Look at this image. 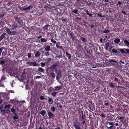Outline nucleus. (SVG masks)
Wrapping results in <instances>:
<instances>
[{
  "mask_svg": "<svg viewBox=\"0 0 129 129\" xmlns=\"http://www.w3.org/2000/svg\"><path fill=\"white\" fill-rule=\"evenodd\" d=\"M114 124L112 122H106L107 127L109 129H111L113 127Z\"/></svg>",
  "mask_w": 129,
  "mask_h": 129,
  "instance_id": "1",
  "label": "nucleus"
},
{
  "mask_svg": "<svg viewBox=\"0 0 129 129\" xmlns=\"http://www.w3.org/2000/svg\"><path fill=\"white\" fill-rule=\"evenodd\" d=\"M73 125L75 127L76 129H81L80 127V123L78 122H76L73 124Z\"/></svg>",
  "mask_w": 129,
  "mask_h": 129,
  "instance_id": "2",
  "label": "nucleus"
},
{
  "mask_svg": "<svg viewBox=\"0 0 129 129\" xmlns=\"http://www.w3.org/2000/svg\"><path fill=\"white\" fill-rule=\"evenodd\" d=\"M26 63L28 64L30 66H38V63H37L35 62L28 61Z\"/></svg>",
  "mask_w": 129,
  "mask_h": 129,
  "instance_id": "3",
  "label": "nucleus"
},
{
  "mask_svg": "<svg viewBox=\"0 0 129 129\" xmlns=\"http://www.w3.org/2000/svg\"><path fill=\"white\" fill-rule=\"evenodd\" d=\"M61 74L60 72H58L56 76V80L58 82H59V79L61 77Z\"/></svg>",
  "mask_w": 129,
  "mask_h": 129,
  "instance_id": "4",
  "label": "nucleus"
},
{
  "mask_svg": "<svg viewBox=\"0 0 129 129\" xmlns=\"http://www.w3.org/2000/svg\"><path fill=\"white\" fill-rule=\"evenodd\" d=\"M48 115L50 118H51L54 116V114L50 112H48Z\"/></svg>",
  "mask_w": 129,
  "mask_h": 129,
  "instance_id": "5",
  "label": "nucleus"
},
{
  "mask_svg": "<svg viewBox=\"0 0 129 129\" xmlns=\"http://www.w3.org/2000/svg\"><path fill=\"white\" fill-rule=\"evenodd\" d=\"M15 20L17 21L19 24L21 25L22 22L21 20L18 18L16 17L15 18Z\"/></svg>",
  "mask_w": 129,
  "mask_h": 129,
  "instance_id": "6",
  "label": "nucleus"
},
{
  "mask_svg": "<svg viewBox=\"0 0 129 129\" xmlns=\"http://www.w3.org/2000/svg\"><path fill=\"white\" fill-rule=\"evenodd\" d=\"M18 26V25L16 24H13L12 26L11 29L12 30H14Z\"/></svg>",
  "mask_w": 129,
  "mask_h": 129,
  "instance_id": "7",
  "label": "nucleus"
},
{
  "mask_svg": "<svg viewBox=\"0 0 129 129\" xmlns=\"http://www.w3.org/2000/svg\"><path fill=\"white\" fill-rule=\"evenodd\" d=\"M124 42L127 46L129 47V40L125 39L124 40Z\"/></svg>",
  "mask_w": 129,
  "mask_h": 129,
  "instance_id": "8",
  "label": "nucleus"
},
{
  "mask_svg": "<svg viewBox=\"0 0 129 129\" xmlns=\"http://www.w3.org/2000/svg\"><path fill=\"white\" fill-rule=\"evenodd\" d=\"M50 25L49 24H47L45 25L43 27V28L44 29V30L47 31L48 30V27H49Z\"/></svg>",
  "mask_w": 129,
  "mask_h": 129,
  "instance_id": "9",
  "label": "nucleus"
},
{
  "mask_svg": "<svg viewBox=\"0 0 129 129\" xmlns=\"http://www.w3.org/2000/svg\"><path fill=\"white\" fill-rule=\"evenodd\" d=\"M50 46L49 45H47L46 46L45 50L46 51H49L50 50Z\"/></svg>",
  "mask_w": 129,
  "mask_h": 129,
  "instance_id": "10",
  "label": "nucleus"
},
{
  "mask_svg": "<svg viewBox=\"0 0 129 129\" xmlns=\"http://www.w3.org/2000/svg\"><path fill=\"white\" fill-rule=\"evenodd\" d=\"M56 46V47L58 49H61L63 50L62 47L61 46H59L58 45V43H57Z\"/></svg>",
  "mask_w": 129,
  "mask_h": 129,
  "instance_id": "11",
  "label": "nucleus"
},
{
  "mask_svg": "<svg viewBox=\"0 0 129 129\" xmlns=\"http://www.w3.org/2000/svg\"><path fill=\"white\" fill-rule=\"evenodd\" d=\"M49 98L48 99V102L50 103V104H52L53 102V101L52 98H50L49 97H48Z\"/></svg>",
  "mask_w": 129,
  "mask_h": 129,
  "instance_id": "12",
  "label": "nucleus"
},
{
  "mask_svg": "<svg viewBox=\"0 0 129 129\" xmlns=\"http://www.w3.org/2000/svg\"><path fill=\"white\" fill-rule=\"evenodd\" d=\"M41 55L39 51H37L35 54V56L36 57H39Z\"/></svg>",
  "mask_w": 129,
  "mask_h": 129,
  "instance_id": "13",
  "label": "nucleus"
},
{
  "mask_svg": "<svg viewBox=\"0 0 129 129\" xmlns=\"http://www.w3.org/2000/svg\"><path fill=\"white\" fill-rule=\"evenodd\" d=\"M61 88V87L60 86H56L55 87H54L55 90V91H57L58 90H59Z\"/></svg>",
  "mask_w": 129,
  "mask_h": 129,
  "instance_id": "14",
  "label": "nucleus"
},
{
  "mask_svg": "<svg viewBox=\"0 0 129 129\" xmlns=\"http://www.w3.org/2000/svg\"><path fill=\"white\" fill-rule=\"evenodd\" d=\"M120 40L118 38L116 39L115 40H114V42L115 43L117 44L119 43L120 42Z\"/></svg>",
  "mask_w": 129,
  "mask_h": 129,
  "instance_id": "15",
  "label": "nucleus"
},
{
  "mask_svg": "<svg viewBox=\"0 0 129 129\" xmlns=\"http://www.w3.org/2000/svg\"><path fill=\"white\" fill-rule=\"evenodd\" d=\"M6 35L5 33H4L2 34L0 37V41L2 40L3 38Z\"/></svg>",
  "mask_w": 129,
  "mask_h": 129,
  "instance_id": "16",
  "label": "nucleus"
},
{
  "mask_svg": "<svg viewBox=\"0 0 129 129\" xmlns=\"http://www.w3.org/2000/svg\"><path fill=\"white\" fill-rule=\"evenodd\" d=\"M66 55L68 58L69 59H70L71 57V54L68 53L67 52H66Z\"/></svg>",
  "mask_w": 129,
  "mask_h": 129,
  "instance_id": "17",
  "label": "nucleus"
},
{
  "mask_svg": "<svg viewBox=\"0 0 129 129\" xmlns=\"http://www.w3.org/2000/svg\"><path fill=\"white\" fill-rule=\"evenodd\" d=\"M38 71L40 72H44V70L42 68L39 67L38 68Z\"/></svg>",
  "mask_w": 129,
  "mask_h": 129,
  "instance_id": "18",
  "label": "nucleus"
},
{
  "mask_svg": "<svg viewBox=\"0 0 129 129\" xmlns=\"http://www.w3.org/2000/svg\"><path fill=\"white\" fill-rule=\"evenodd\" d=\"M31 7V6H29L27 7L23 8V9L24 10H28L30 9Z\"/></svg>",
  "mask_w": 129,
  "mask_h": 129,
  "instance_id": "19",
  "label": "nucleus"
},
{
  "mask_svg": "<svg viewBox=\"0 0 129 129\" xmlns=\"http://www.w3.org/2000/svg\"><path fill=\"white\" fill-rule=\"evenodd\" d=\"M46 113V112L45 111V110H43L41 112L40 114L43 116H44L45 114Z\"/></svg>",
  "mask_w": 129,
  "mask_h": 129,
  "instance_id": "20",
  "label": "nucleus"
},
{
  "mask_svg": "<svg viewBox=\"0 0 129 129\" xmlns=\"http://www.w3.org/2000/svg\"><path fill=\"white\" fill-rule=\"evenodd\" d=\"M7 32L9 35H11V32L9 28H7L6 29Z\"/></svg>",
  "mask_w": 129,
  "mask_h": 129,
  "instance_id": "21",
  "label": "nucleus"
},
{
  "mask_svg": "<svg viewBox=\"0 0 129 129\" xmlns=\"http://www.w3.org/2000/svg\"><path fill=\"white\" fill-rule=\"evenodd\" d=\"M109 45V43H107L106 44L105 47V49L106 50H108V47Z\"/></svg>",
  "mask_w": 129,
  "mask_h": 129,
  "instance_id": "22",
  "label": "nucleus"
},
{
  "mask_svg": "<svg viewBox=\"0 0 129 129\" xmlns=\"http://www.w3.org/2000/svg\"><path fill=\"white\" fill-rule=\"evenodd\" d=\"M50 74L52 76L53 79H54V78H55V74L54 73H51Z\"/></svg>",
  "mask_w": 129,
  "mask_h": 129,
  "instance_id": "23",
  "label": "nucleus"
},
{
  "mask_svg": "<svg viewBox=\"0 0 129 129\" xmlns=\"http://www.w3.org/2000/svg\"><path fill=\"white\" fill-rule=\"evenodd\" d=\"M78 11V10H72V12L76 14H77V12Z\"/></svg>",
  "mask_w": 129,
  "mask_h": 129,
  "instance_id": "24",
  "label": "nucleus"
},
{
  "mask_svg": "<svg viewBox=\"0 0 129 129\" xmlns=\"http://www.w3.org/2000/svg\"><path fill=\"white\" fill-rule=\"evenodd\" d=\"M120 51L122 53H125V49H120Z\"/></svg>",
  "mask_w": 129,
  "mask_h": 129,
  "instance_id": "25",
  "label": "nucleus"
},
{
  "mask_svg": "<svg viewBox=\"0 0 129 129\" xmlns=\"http://www.w3.org/2000/svg\"><path fill=\"white\" fill-rule=\"evenodd\" d=\"M57 94V93L55 91L51 93V95L53 96H55Z\"/></svg>",
  "mask_w": 129,
  "mask_h": 129,
  "instance_id": "26",
  "label": "nucleus"
},
{
  "mask_svg": "<svg viewBox=\"0 0 129 129\" xmlns=\"http://www.w3.org/2000/svg\"><path fill=\"white\" fill-rule=\"evenodd\" d=\"M41 66L42 67H44L45 66L46 64L45 62H42L41 63Z\"/></svg>",
  "mask_w": 129,
  "mask_h": 129,
  "instance_id": "27",
  "label": "nucleus"
},
{
  "mask_svg": "<svg viewBox=\"0 0 129 129\" xmlns=\"http://www.w3.org/2000/svg\"><path fill=\"white\" fill-rule=\"evenodd\" d=\"M41 42H46L47 41V40L46 39L43 38H42L41 39Z\"/></svg>",
  "mask_w": 129,
  "mask_h": 129,
  "instance_id": "28",
  "label": "nucleus"
},
{
  "mask_svg": "<svg viewBox=\"0 0 129 129\" xmlns=\"http://www.w3.org/2000/svg\"><path fill=\"white\" fill-rule=\"evenodd\" d=\"M112 51L113 53H118V52L117 50L114 49H112Z\"/></svg>",
  "mask_w": 129,
  "mask_h": 129,
  "instance_id": "29",
  "label": "nucleus"
},
{
  "mask_svg": "<svg viewBox=\"0 0 129 129\" xmlns=\"http://www.w3.org/2000/svg\"><path fill=\"white\" fill-rule=\"evenodd\" d=\"M51 110L53 112H54L55 111V109L54 107H53L51 108Z\"/></svg>",
  "mask_w": 129,
  "mask_h": 129,
  "instance_id": "30",
  "label": "nucleus"
},
{
  "mask_svg": "<svg viewBox=\"0 0 129 129\" xmlns=\"http://www.w3.org/2000/svg\"><path fill=\"white\" fill-rule=\"evenodd\" d=\"M125 54L129 53V49H125Z\"/></svg>",
  "mask_w": 129,
  "mask_h": 129,
  "instance_id": "31",
  "label": "nucleus"
},
{
  "mask_svg": "<svg viewBox=\"0 0 129 129\" xmlns=\"http://www.w3.org/2000/svg\"><path fill=\"white\" fill-rule=\"evenodd\" d=\"M51 42H52V43H53L54 44H55L56 43V42L55 40H54V39H51Z\"/></svg>",
  "mask_w": 129,
  "mask_h": 129,
  "instance_id": "32",
  "label": "nucleus"
},
{
  "mask_svg": "<svg viewBox=\"0 0 129 129\" xmlns=\"http://www.w3.org/2000/svg\"><path fill=\"white\" fill-rule=\"evenodd\" d=\"M109 30H108V29H106V30H104L103 31V32L104 33H108L109 32Z\"/></svg>",
  "mask_w": 129,
  "mask_h": 129,
  "instance_id": "33",
  "label": "nucleus"
},
{
  "mask_svg": "<svg viewBox=\"0 0 129 129\" xmlns=\"http://www.w3.org/2000/svg\"><path fill=\"white\" fill-rule=\"evenodd\" d=\"M11 111L14 113H15V109L13 108H12L11 109Z\"/></svg>",
  "mask_w": 129,
  "mask_h": 129,
  "instance_id": "34",
  "label": "nucleus"
},
{
  "mask_svg": "<svg viewBox=\"0 0 129 129\" xmlns=\"http://www.w3.org/2000/svg\"><path fill=\"white\" fill-rule=\"evenodd\" d=\"M80 39L81 40L83 41H85V39L84 38H82L81 37H80Z\"/></svg>",
  "mask_w": 129,
  "mask_h": 129,
  "instance_id": "35",
  "label": "nucleus"
},
{
  "mask_svg": "<svg viewBox=\"0 0 129 129\" xmlns=\"http://www.w3.org/2000/svg\"><path fill=\"white\" fill-rule=\"evenodd\" d=\"M10 107L11 105H7L5 106V108H10Z\"/></svg>",
  "mask_w": 129,
  "mask_h": 129,
  "instance_id": "36",
  "label": "nucleus"
},
{
  "mask_svg": "<svg viewBox=\"0 0 129 129\" xmlns=\"http://www.w3.org/2000/svg\"><path fill=\"white\" fill-rule=\"evenodd\" d=\"M109 62H117V61L116 60H111L109 61Z\"/></svg>",
  "mask_w": 129,
  "mask_h": 129,
  "instance_id": "37",
  "label": "nucleus"
},
{
  "mask_svg": "<svg viewBox=\"0 0 129 129\" xmlns=\"http://www.w3.org/2000/svg\"><path fill=\"white\" fill-rule=\"evenodd\" d=\"M56 67V66L55 65H54L51 67V68L52 69H55V67Z\"/></svg>",
  "mask_w": 129,
  "mask_h": 129,
  "instance_id": "38",
  "label": "nucleus"
},
{
  "mask_svg": "<svg viewBox=\"0 0 129 129\" xmlns=\"http://www.w3.org/2000/svg\"><path fill=\"white\" fill-rule=\"evenodd\" d=\"M45 55L46 56H48L49 55V52H47L45 53Z\"/></svg>",
  "mask_w": 129,
  "mask_h": 129,
  "instance_id": "39",
  "label": "nucleus"
},
{
  "mask_svg": "<svg viewBox=\"0 0 129 129\" xmlns=\"http://www.w3.org/2000/svg\"><path fill=\"white\" fill-rule=\"evenodd\" d=\"M124 117L123 116L120 117V116H118L117 117V118H118V119H121Z\"/></svg>",
  "mask_w": 129,
  "mask_h": 129,
  "instance_id": "40",
  "label": "nucleus"
},
{
  "mask_svg": "<svg viewBox=\"0 0 129 129\" xmlns=\"http://www.w3.org/2000/svg\"><path fill=\"white\" fill-rule=\"evenodd\" d=\"M70 36H71V37L72 38V39H74V36H73V35H72V33H71L70 34Z\"/></svg>",
  "mask_w": 129,
  "mask_h": 129,
  "instance_id": "41",
  "label": "nucleus"
},
{
  "mask_svg": "<svg viewBox=\"0 0 129 129\" xmlns=\"http://www.w3.org/2000/svg\"><path fill=\"white\" fill-rule=\"evenodd\" d=\"M40 99L41 100H43L44 99V98L43 96H41L40 97Z\"/></svg>",
  "mask_w": 129,
  "mask_h": 129,
  "instance_id": "42",
  "label": "nucleus"
},
{
  "mask_svg": "<svg viewBox=\"0 0 129 129\" xmlns=\"http://www.w3.org/2000/svg\"><path fill=\"white\" fill-rule=\"evenodd\" d=\"M28 58H30L31 56V54L30 53H28Z\"/></svg>",
  "mask_w": 129,
  "mask_h": 129,
  "instance_id": "43",
  "label": "nucleus"
},
{
  "mask_svg": "<svg viewBox=\"0 0 129 129\" xmlns=\"http://www.w3.org/2000/svg\"><path fill=\"white\" fill-rule=\"evenodd\" d=\"M105 104L106 106H108V107L109 106V103H105Z\"/></svg>",
  "mask_w": 129,
  "mask_h": 129,
  "instance_id": "44",
  "label": "nucleus"
},
{
  "mask_svg": "<svg viewBox=\"0 0 129 129\" xmlns=\"http://www.w3.org/2000/svg\"><path fill=\"white\" fill-rule=\"evenodd\" d=\"M110 86L113 87L114 86V84L112 83H111L110 84Z\"/></svg>",
  "mask_w": 129,
  "mask_h": 129,
  "instance_id": "45",
  "label": "nucleus"
},
{
  "mask_svg": "<svg viewBox=\"0 0 129 129\" xmlns=\"http://www.w3.org/2000/svg\"><path fill=\"white\" fill-rule=\"evenodd\" d=\"M11 92V93H14V92L13 90H10L9 91V92Z\"/></svg>",
  "mask_w": 129,
  "mask_h": 129,
  "instance_id": "46",
  "label": "nucleus"
},
{
  "mask_svg": "<svg viewBox=\"0 0 129 129\" xmlns=\"http://www.w3.org/2000/svg\"><path fill=\"white\" fill-rule=\"evenodd\" d=\"M12 34L13 35H15L16 33V32L15 31H13L12 32Z\"/></svg>",
  "mask_w": 129,
  "mask_h": 129,
  "instance_id": "47",
  "label": "nucleus"
},
{
  "mask_svg": "<svg viewBox=\"0 0 129 129\" xmlns=\"http://www.w3.org/2000/svg\"><path fill=\"white\" fill-rule=\"evenodd\" d=\"M13 118L15 119H16L18 118V117L16 116H14L13 117Z\"/></svg>",
  "mask_w": 129,
  "mask_h": 129,
  "instance_id": "48",
  "label": "nucleus"
},
{
  "mask_svg": "<svg viewBox=\"0 0 129 129\" xmlns=\"http://www.w3.org/2000/svg\"><path fill=\"white\" fill-rule=\"evenodd\" d=\"M41 78L40 76H36V78L37 79L40 78Z\"/></svg>",
  "mask_w": 129,
  "mask_h": 129,
  "instance_id": "49",
  "label": "nucleus"
},
{
  "mask_svg": "<svg viewBox=\"0 0 129 129\" xmlns=\"http://www.w3.org/2000/svg\"><path fill=\"white\" fill-rule=\"evenodd\" d=\"M5 79V77L4 76H3L2 77V80H4Z\"/></svg>",
  "mask_w": 129,
  "mask_h": 129,
  "instance_id": "50",
  "label": "nucleus"
},
{
  "mask_svg": "<svg viewBox=\"0 0 129 129\" xmlns=\"http://www.w3.org/2000/svg\"><path fill=\"white\" fill-rule=\"evenodd\" d=\"M121 3H122V2H121L120 1H119L118 2V4L119 5H120L121 4Z\"/></svg>",
  "mask_w": 129,
  "mask_h": 129,
  "instance_id": "51",
  "label": "nucleus"
},
{
  "mask_svg": "<svg viewBox=\"0 0 129 129\" xmlns=\"http://www.w3.org/2000/svg\"><path fill=\"white\" fill-rule=\"evenodd\" d=\"M115 80L117 81V82H118V79L117 78H115Z\"/></svg>",
  "mask_w": 129,
  "mask_h": 129,
  "instance_id": "52",
  "label": "nucleus"
},
{
  "mask_svg": "<svg viewBox=\"0 0 129 129\" xmlns=\"http://www.w3.org/2000/svg\"><path fill=\"white\" fill-rule=\"evenodd\" d=\"M100 41L101 43L102 42L103 39L102 38H101L100 40Z\"/></svg>",
  "mask_w": 129,
  "mask_h": 129,
  "instance_id": "53",
  "label": "nucleus"
},
{
  "mask_svg": "<svg viewBox=\"0 0 129 129\" xmlns=\"http://www.w3.org/2000/svg\"><path fill=\"white\" fill-rule=\"evenodd\" d=\"M97 15H98V17H102V16H101V15L100 14H97Z\"/></svg>",
  "mask_w": 129,
  "mask_h": 129,
  "instance_id": "54",
  "label": "nucleus"
},
{
  "mask_svg": "<svg viewBox=\"0 0 129 129\" xmlns=\"http://www.w3.org/2000/svg\"><path fill=\"white\" fill-rule=\"evenodd\" d=\"M85 115H83L82 116V118H84L85 117Z\"/></svg>",
  "mask_w": 129,
  "mask_h": 129,
  "instance_id": "55",
  "label": "nucleus"
},
{
  "mask_svg": "<svg viewBox=\"0 0 129 129\" xmlns=\"http://www.w3.org/2000/svg\"><path fill=\"white\" fill-rule=\"evenodd\" d=\"M100 116L103 117H105V116L103 114H101L100 115Z\"/></svg>",
  "mask_w": 129,
  "mask_h": 129,
  "instance_id": "56",
  "label": "nucleus"
},
{
  "mask_svg": "<svg viewBox=\"0 0 129 129\" xmlns=\"http://www.w3.org/2000/svg\"><path fill=\"white\" fill-rule=\"evenodd\" d=\"M92 14H89L88 15L90 17H91Z\"/></svg>",
  "mask_w": 129,
  "mask_h": 129,
  "instance_id": "57",
  "label": "nucleus"
},
{
  "mask_svg": "<svg viewBox=\"0 0 129 129\" xmlns=\"http://www.w3.org/2000/svg\"><path fill=\"white\" fill-rule=\"evenodd\" d=\"M122 13L124 14H126L125 12L123 11H122Z\"/></svg>",
  "mask_w": 129,
  "mask_h": 129,
  "instance_id": "58",
  "label": "nucleus"
},
{
  "mask_svg": "<svg viewBox=\"0 0 129 129\" xmlns=\"http://www.w3.org/2000/svg\"><path fill=\"white\" fill-rule=\"evenodd\" d=\"M59 107L60 108H62V106L61 105H59Z\"/></svg>",
  "mask_w": 129,
  "mask_h": 129,
  "instance_id": "59",
  "label": "nucleus"
},
{
  "mask_svg": "<svg viewBox=\"0 0 129 129\" xmlns=\"http://www.w3.org/2000/svg\"><path fill=\"white\" fill-rule=\"evenodd\" d=\"M86 14L88 15L89 14L88 13V11H86Z\"/></svg>",
  "mask_w": 129,
  "mask_h": 129,
  "instance_id": "60",
  "label": "nucleus"
},
{
  "mask_svg": "<svg viewBox=\"0 0 129 129\" xmlns=\"http://www.w3.org/2000/svg\"><path fill=\"white\" fill-rule=\"evenodd\" d=\"M104 1L105 2H109V1L107 0H105Z\"/></svg>",
  "mask_w": 129,
  "mask_h": 129,
  "instance_id": "61",
  "label": "nucleus"
},
{
  "mask_svg": "<svg viewBox=\"0 0 129 129\" xmlns=\"http://www.w3.org/2000/svg\"><path fill=\"white\" fill-rule=\"evenodd\" d=\"M2 102V100L1 99H0V104Z\"/></svg>",
  "mask_w": 129,
  "mask_h": 129,
  "instance_id": "62",
  "label": "nucleus"
},
{
  "mask_svg": "<svg viewBox=\"0 0 129 129\" xmlns=\"http://www.w3.org/2000/svg\"><path fill=\"white\" fill-rule=\"evenodd\" d=\"M85 121H84L82 122V124H84L85 123Z\"/></svg>",
  "mask_w": 129,
  "mask_h": 129,
  "instance_id": "63",
  "label": "nucleus"
},
{
  "mask_svg": "<svg viewBox=\"0 0 129 129\" xmlns=\"http://www.w3.org/2000/svg\"><path fill=\"white\" fill-rule=\"evenodd\" d=\"M55 129H60L59 127H57L55 128Z\"/></svg>",
  "mask_w": 129,
  "mask_h": 129,
  "instance_id": "64",
  "label": "nucleus"
}]
</instances>
